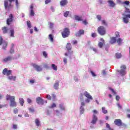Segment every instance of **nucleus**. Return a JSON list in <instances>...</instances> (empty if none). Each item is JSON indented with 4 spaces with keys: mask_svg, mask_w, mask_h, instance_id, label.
Masks as SVG:
<instances>
[{
    "mask_svg": "<svg viewBox=\"0 0 130 130\" xmlns=\"http://www.w3.org/2000/svg\"><path fill=\"white\" fill-rule=\"evenodd\" d=\"M43 55H44V56L45 57H47V53H46V52L44 51V52H43Z\"/></svg>",
    "mask_w": 130,
    "mask_h": 130,
    "instance_id": "45",
    "label": "nucleus"
},
{
    "mask_svg": "<svg viewBox=\"0 0 130 130\" xmlns=\"http://www.w3.org/2000/svg\"><path fill=\"white\" fill-rule=\"evenodd\" d=\"M32 66L36 71H38V72H41V71H42V68L40 66L36 64H32Z\"/></svg>",
    "mask_w": 130,
    "mask_h": 130,
    "instance_id": "9",
    "label": "nucleus"
},
{
    "mask_svg": "<svg viewBox=\"0 0 130 130\" xmlns=\"http://www.w3.org/2000/svg\"><path fill=\"white\" fill-rule=\"evenodd\" d=\"M27 25L28 28H31V22L30 21L27 22Z\"/></svg>",
    "mask_w": 130,
    "mask_h": 130,
    "instance_id": "42",
    "label": "nucleus"
},
{
    "mask_svg": "<svg viewBox=\"0 0 130 130\" xmlns=\"http://www.w3.org/2000/svg\"><path fill=\"white\" fill-rule=\"evenodd\" d=\"M116 37H118L119 36V32L116 31L115 32Z\"/></svg>",
    "mask_w": 130,
    "mask_h": 130,
    "instance_id": "48",
    "label": "nucleus"
},
{
    "mask_svg": "<svg viewBox=\"0 0 130 130\" xmlns=\"http://www.w3.org/2000/svg\"><path fill=\"white\" fill-rule=\"evenodd\" d=\"M59 107L62 110H64V107H63V104H60L59 105Z\"/></svg>",
    "mask_w": 130,
    "mask_h": 130,
    "instance_id": "39",
    "label": "nucleus"
},
{
    "mask_svg": "<svg viewBox=\"0 0 130 130\" xmlns=\"http://www.w3.org/2000/svg\"><path fill=\"white\" fill-rule=\"evenodd\" d=\"M117 43H118V45H121V43H122V40L121 38H119L117 41Z\"/></svg>",
    "mask_w": 130,
    "mask_h": 130,
    "instance_id": "27",
    "label": "nucleus"
},
{
    "mask_svg": "<svg viewBox=\"0 0 130 130\" xmlns=\"http://www.w3.org/2000/svg\"><path fill=\"white\" fill-rule=\"evenodd\" d=\"M70 14V12L67 11L64 13V17H68L69 16V14Z\"/></svg>",
    "mask_w": 130,
    "mask_h": 130,
    "instance_id": "38",
    "label": "nucleus"
},
{
    "mask_svg": "<svg viewBox=\"0 0 130 130\" xmlns=\"http://www.w3.org/2000/svg\"><path fill=\"white\" fill-rule=\"evenodd\" d=\"M120 69H123V70H125L126 69V67L125 65H122L120 67Z\"/></svg>",
    "mask_w": 130,
    "mask_h": 130,
    "instance_id": "44",
    "label": "nucleus"
},
{
    "mask_svg": "<svg viewBox=\"0 0 130 130\" xmlns=\"http://www.w3.org/2000/svg\"><path fill=\"white\" fill-rule=\"evenodd\" d=\"M83 95L86 97L88 99H90V100H93V98H92V96L90 95V93L89 92L85 91Z\"/></svg>",
    "mask_w": 130,
    "mask_h": 130,
    "instance_id": "12",
    "label": "nucleus"
},
{
    "mask_svg": "<svg viewBox=\"0 0 130 130\" xmlns=\"http://www.w3.org/2000/svg\"><path fill=\"white\" fill-rule=\"evenodd\" d=\"M10 32L11 33L10 36L11 37H14V29L12 28L10 29Z\"/></svg>",
    "mask_w": 130,
    "mask_h": 130,
    "instance_id": "28",
    "label": "nucleus"
},
{
    "mask_svg": "<svg viewBox=\"0 0 130 130\" xmlns=\"http://www.w3.org/2000/svg\"><path fill=\"white\" fill-rule=\"evenodd\" d=\"M36 124L37 126H39V125H40V121H39V120H38V119H36Z\"/></svg>",
    "mask_w": 130,
    "mask_h": 130,
    "instance_id": "30",
    "label": "nucleus"
},
{
    "mask_svg": "<svg viewBox=\"0 0 130 130\" xmlns=\"http://www.w3.org/2000/svg\"><path fill=\"white\" fill-rule=\"evenodd\" d=\"M116 58H120L121 57V54L120 53H116Z\"/></svg>",
    "mask_w": 130,
    "mask_h": 130,
    "instance_id": "31",
    "label": "nucleus"
},
{
    "mask_svg": "<svg viewBox=\"0 0 130 130\" xmlns=\"http://www.w3.org/2000/svg\"><path fill=\"white\" fill-rule=\"evenodd\" d=\"M29 15L31 17H34V16L35 15V13L34 12V6L33 5V4H31L30 5L29 8Z\"/></svg>",
    "mask_w": 130,
    "mask_h": 130,
    "instance_id": "7",
    "label": "nucleus"
},
{
    "mask_svg": "<svg viewBox=\"0 0 130 130\" xmlns=\"http://www.w3.org/2000/svg\"><path fill=\"white\" fill-rule=\"evenodd\" d=\"M58 86H59L58 82H56L54 85V89H55L56 90H57V89H58Z\"/></svg>",
    "mask_w": 130,
    "mask_h": 130,
    "instance_id": "26",
    "label": "nucleus"
},
{
    "mask_svg": "<svg viewBox=\"0 0 130 130\" xmlns=\"http://www.w3.org/2000/svg\"><path fill=\"white\" fill-rule=\"evenodd\" d=\"M12 59H13V57H12L11 56H8V57L4 58V60L6 62H7V61H10L12 60Z\"/></svg>",
    "mask_w": 130,
    "mask_h": 130,
    "instance_id": "18",
    "label": "nucleus"
},
{
    "mask_svg": "<svg viewBox=\"0 0 130 130\" xmlns=\"http://www.w3.org/2000/svg\"><path fill=\"white\" fill-rule=\"evenodd\" d=\"M102 74L104 75V76H105V75H106V72L105 71V70H103L102 71Z\"/></svg>",
    "mask_w": 130,
    "mask_h": 130,
    "instance_id": "60",
    "label": "nucleus"
},
{
    "mask_svg": "<svg viewBox=\"0 0 130 130\" xmlns=\"http://www.w3.org/2000/svg\"><path fill=\"white\" fill-rule=\"evenodd\" d=\"M9 80H10V81H16V76H8Z\"/></svg>",
    "mask_w": 130,
    "mask_h": 130,
    "instance_id": "21",
    "label": "nucleus"
},
{
    "mask_svg": "<svg viewBox=\"0 0 130 130\" xmlns=\"http://www.w3.org/2000/svg\"><path fill=\"white\" fill-rule=\"evenodd\" d=\"M116 100H117V101H118V100H119V99H120V98L119 97V96L117 95V96H116Z\"/></svg>",
    "mask_w": 130,
    "mask_h": 130,
    "instance_id": "62",
    "label": "nucleus"
},
{
    "mask_svg": "<svg viewBox=\"0 0 130 130\" xmlns=\"http://www.w3.org/2000/svg\"><path fill=\"white\" fill-rule=\"evenodd\" d=\"M110 90L113 93L114 95L116 94V92L113 90V89L110 88Z\"/></svg>",
    "mask_w": 130,
    "mask_h": 130,
    "instance_id": "43",
    "label": "nucleus"
},
{
    "mask_svg": "<svg viewBox=\"0 0 130 130\" xmlns=\"http://www.w3.org/2000/svg\"><path fill=\"white\" fill-rule=\"evenodd\" d=\"M52 68L54 71H57V66H56V65L52 64Z\"/></svg>",
    "mask_w": 130,
    "mask_h": 130,
    "instance_id": "29",
    "label": "nucleus"
},
{
    "mask_svg": "<svg viewBox=\"0 0 130 130\" xmlns=\"http://www.w3.org/2000/svg\"><path fill=\"white\" fill-rule=\"evenodd\" d=\"M46 98L48 99V100H50L51 99V96L50 95H47Z\"/></svg>",
    "mask_w": 130,
    "mask_h": 130,
    "instance_id": "49",
    "label": "nucleus"
},
{
    "mask_svg": "<svg viewBox=\"0 0 130 130\" xmlns=\"http://www.w3.org/2000/svg\"><path fill=\"white\" fill-rule=\"evenodd\" d=\"M84 110L85 109H84V108L81 106L80 107V114H83V113H84Z\"/></svg>",
    "mask_w": 130,
    "mask_h": 130,
    "instance_id": "34",
    "label": "nucleus"
},
{
    "mask_svg": "<svg viewBox=\"0 0 130 130\" xmlns=\"http://www.w3.org/2000/svg\"><path fill=\"white\" fill-rule=\"evenodd\" d=\"M15 96H11L9 94L6 95V100H9L10 102V106L11 107H16L17 106V103L15 101Z\"/></svg>",
    "mask_w": 130,
    "mask_h": 130,
    "instance_id": "1",
    "label": "nucleus"
},
{
    "mask_svg": "<svg viewBox=\"0 0 130 130\" xmlns=\"http://www.w3.org/2000/svg\"><path fill=\"white\" fill-rule=\"evenodd\" d=\"M108 3L110 7H112V8H113V7L115 6V3H114V2H113V1H108Z\"/></svg>",
    "mask_w": 130,
    "mask_h": 130,
    "instance_id": "17",
    "label": "nucleus"
},
{
    "mask_svg": "<svg viewBox=\"0 0 130 130\" xmlns=\"http://www.w3.org/2000/svg\"><path fill=\"white\" fill-rule=\"evenodd\" d=\"M125 13H126V14H130L129 9H128L125 7Z\"/></svg>",
    "mask_w": 130,
    "mask_h": 130,
    "instance_id": "33",
    "label": "nucleus"
},
{
    "mask_svg": "<svg viewBox=\"0 0 130 130\" xmlns=\"http://www.w3.org/2000/svg\"><path fill=\"white\" fill-rule=\"evenodd\" d=\"M114 122L115 125H117V126H120L123 124L121 120H120V119H116Z\"/></svg>",
    "mask_w": 130,
    "mask_h": 130,
    "instance_id": "8",
    "label": "nucleus"
},
{
    "mask_svg": "<svg viewBox=\"0 0 130 130\" xmlns=\"http://www.w3.org/2000/svg\"><path fill=\"white\" fill-rule=\"evenodd\" d=\"M3 44V49H6L7 48V46H8V42L5 41H3V38L0 37V45Z\"/></svg>",
    "mask_w": 130,
    "mask_h": 130,
    "instance_id": "5",
    "label": "nucleus"
},
{
    "mask_svg": "<svg viewBox=\"0 0 130 130\" xmlns=\"http://www.w3.org/2000/svg\"><path fill=\"white\" fill-rule=\"evenodd\" d=\"M98 31L100 35H105L106 34V30L105 29V28L103 27V26H100L98 28Z\"/></svg>",
    "mask_w": 130,
    "mask_h": 130,
    "instance_id": "2",
    "label": "nucleus"
},
{
    "mask_svg": "<svg viewBox=\"0 0 130 130\" xmlns=\"http://www.w3.org/2000/svg\"><path fill=\"white\" fill-rule=\"evenodd\" d=\"M104 44V43H102L101 42H100V43H99V47H100V48H102V47H103V45Z\"/></svg>",
    "mask_w": 130,
    "mask_h": 130,
    "instance_id": "35",
    "label": "nucleus"
},
{
    "mask_svg": "<svg viewBox=\"0 0 130 130\" xmlns=\"http://www.w3.org/2000/svg\"><path fill=\"white\" fill-rule=\"evenodd\" d=\"M49 25H50V28L51 29H52V28H53V25H54L53 23H52V22H50V23H49Z\"/></svg>",
    "mask_w": 130,
    "mask_h": 130,
    "instance_id": "41",
    "label": "nucleus"
},
{
    "mask_svg": "<svg viewBox=\"0 0 130 130\" xmlns=\"http://www.w3.org/2000/svg\"><path fill=\"white\" fill-rule=\"evenodd\" d=\"M19 103H20V105H21V106H23L24 103V99H23L22 98L19 99Z\"/></svg>",
    "mask_w": 130,
    "mask_h": 130,
    "instance_id": "25",
    "label": "nucleus"
},
{
    "mask_svg": "<svg viewBox=\"0 0 130 130\" xmlns=\"http://www.w3.org/2000/svg\"><path fill=\"white\" fill-rule=\"evenodd\" d=\"M2 30L3 31L4 34H6V33H8V31L9 29H8L7 27H4L2 28Z\"/></svg>",
    "mask_w": 130,
    "mask_h": 130,
    "instance_id": "20",
    "label": "nucleus"
},
{
    "mask_svg": "<svg viewBox=\"0 0 130 130\" xmlns=\"http://www.w3.org/2000/svg\"><path fill=\"white\" fill-rule=\"evenodd\" d=\"M68 4V0H61L60 2V6H63Z\"/></svg>",
    "mask_w": 130,
    "mask_h": 130,
    "instance_id": "16",
    "label": "nucleus"
},
{
    "mask_svg": "<svg viewBox=\"0 0 130 130\" xmlns=\"http://www.w3.org/2000/svg\"><path fill=\"white\" fill-rule=\"evenodd\" d=\"M120 74L121 75V76H124L125 74H126V72H125V70L121 69L120 71Z\"/></svg>",
    "mask_w": 130,
    "mask_h": 130,
    "instance_id": "23",
    "label": "nucleus"
},
{
    "mask_svg": "<svg viewBox=\"0 0 130 130\" xmlns=\"http://www.w3.org/2000/svg\"><path fill=\"white\" fill-rule=\"evenodd\" d=\"M122 4L123 5L125 4V5H126V6H128V5H129V2L127 1H126L124 2H122Z\"/></svg>",
    "mask_w": 130,
    "mask_h": 130,
    "instance_id": "37",
    "label": "nucleus"
},
{
    "mask_svg": "<svg viewBox=\"0 0 130 130\" xmlns=\"http://www.w3.org/2000/svg\"><path fill=\"white\" fill-rule=\"evenodd\" d=\"M7 24L10 25L11 22H13V14H10L9 16V18L7 19Z\"/></svg>",
    "mask_w": 130,
    "mask_h": 130,
    "instance_id": "15",
    "label": "nucleus"
},
{
    "mask_svg": "<svg viewBox=\"0 0 130 130\" xmlns=\"http://www.w3.org/2000/svg\"><path fill=\"white\" fill-rule=\"evenodd\" d=\"M91 36H92V37L95 38V37H96V36H97V35H96L95 33H93L92 34Z\"/></svg>",
    "mask_w": 130,
    "mask_h": 130,
    "instance_id": "56",
    "label": "nucleus"
},
{
    "mask_svg": "<svg viewBox=\"0 0 130 130\" xmlns=\"http://www.w3.org/2000/svg\"><path fill=\"white\" fill-rule=\"evenodd\" d=\"M110 42L112 44L115 43V42H116V39L115 37L111 38Z\"/></svg>",
    "mask_w": 130,
    "mask_h": 130,
    "instance_id": "24",
    "label": "nucleus"
},
{
    "mask_svg": "<svg viewBox=\"0 0 130 130\" xmlns=\"http://www.w3.org/2000/svg\"><path fill=\"white\" fill-rule=\"evenodd\" d=\"M75 20H77V21H82V17H80L78 15H75Z\"/></svg>",
    "mask_w": 130,
    "mask_h": 130,
    "instance_id": "22",
    "label": "nucleus"
},
{
    "mask_svg": "<svg viewBox=\"0 0 130 130\" xmlns=\"http://www.w3.org/2000/svg\"><path fill=\"white\" fill-rule=\"evenodd\" d=\"M122 16H123V23H124L125 24H127V23H128L129 22L128 18H129L130 19V14L125 15V14L123 13Z\"/></svg>",
    "mask_w": 130,
    "mask_h": 130,
    "instance_id": "4",
    "label": "nucleus"
},
{
    "mask_svg": "<svg viewBox=\"0 0 130 130\" xmlns=\"http://www.w3.org/2000/svg\"><path fill=\"white\" fill-rule=\"evenodd\" d=\"M4 6L5 7V9H10L11 8H12V7H13V6H12V4H8V0H5L4 1Z\"/></svg>",
    "mask_w": 130,
    "mask_h": 130,
    "instance_id": "10",
    "label": "nucleus"
},
{
    "mask_svg": "<svg viewBox=\"0 0 130 130\" xmlns=\"http://www.w3.org/2000/svg\"><path fill=\"white\" fill-rule=\"evenodd\" d=\"M84 33H85V30H84L83 29H80L79 31H78V32L77 33H76V35L78 37H80V36H81V35H84Z\"/></svg>",
    "mask_w": 130,
    "mask_h": 130,
    "instance_id": "14",
    "label": "nucleus"
},
{
    "mask_svg": "<svg viewBox=\"0 0 130 130\" xmlns=\"http://www.w3.org/2000/svg\"><path fill=\"white\" fill-rule=\"evenodd\" d=\"M16 7L18 8V7H19V2H18V0H16Z\"/></svg>",
    "mask_w": 130,
    "mask_h": 130,
    "instance_id": "59",
    "label": "nucleus"
},
{
    "mask_svg": "<svg viewBox=\"0 0 130 130\" xmlns=\"http://www.w3.org/2000/svg\"><path fill=\"white\" fill-rule=\"evenodd\" d=\"M29 110L30 112H34V109L33 108H29Z\"/></svg>",
    "mask_w": 130,
    "mask_h": 130,
    "instance_id": "53",
    "label": "nucleus"
},
{
    "mask_svg": "<svg viewBox=\"0 0 130 130\" xmlns=\"http://www.w3.org/2000/svg\"><path fill=\"white\" fill-rule=\"evenodd\" d=\"M17 125L16 124H13V128L14 129H17Z\"/></svg>",
    "mask_w": 130,
    "mask_h": 130,
    "instance_id": "55",
    "label": "nucleus"
},
{
    "mask_svg": "<svg viewBox=\"0 0 130 130\" xmlns=\"http://www.w3.org/2000/svg\"><path fill=\"white\" fill-rule=\"evenodd\" d=\"M36 101H37V103H38V104H40L41 105H43V104H44V102H43V100H42V99H41L40 97L36 99Z\"/></svg>",
    "mask_w": 130,
    "mask_h": 130,
    "instance_id": "13",
    "label": "nucleus"
},
{
    "mask_svg": "<svg viewBox=\"0 0 130 130\" xmlns=\"http://www.w3.org/2000/svg\"><path fill=\"white\" fill-rule=\"evenodd\" d=\"M97 19L99 20V21H101V15H97L96 16Z\"/></svg>",
    "mask_w": 130,
    "mask_h": 130,
    "instance_id": "46",
    "label": "nucleus"
},
{
    "mask_svg": "<svg viewBox=\"0 0 130 130\" xmlns=\"http://www.w3.org/2000/svg\"><path fill=\"white\" fill-rule=\"evenodd\" d=\"M27 102L29 104L32 103V100H31V99H27Z\"/></svg>",
    "mask_w": 130,
    "mask_h": 130,
    "instance_id": "52",
    "label": "nucleus"
},
{
    "mask_svg": "<svg viewBox=\"0 0 130 130\" xmlns=\"http://www.w3.org/2000/svg\"><path fill=\"white\" fill-rule=\"evenodd\" d=\"M45 4H49V3H50V0H46L45 1Z\"/></svg>",
    "mask_w": 130,
    "mask_h": 130,
    "instance_id": "57",
    "label": "nucleus"
},
{
    "mask_svg": "<svg viewBox=\"0 0 130 130\" xmlns=\"http://www.w3.org/2000/svg\"><path fill=\"white\" fill-rule=\"evenodd\" d=\"M54 107H56V105L55 104H53L50 108H54Z\"/></svg>",
    "mask_w": 130,
    "mask_h": 130,
    "instance_id": "50",
    "label": "nucleus"
},
{
    "mask_svg": "<svg viewBox=\"0 0 130 130\" xmlns=\"http://www.w3.org/2000/svg\"><path fill=\"white\" fill-rule=\"evenodd\" d=\"M66 48L68 50H71V49H72V44H71L70 43H68L66 45Z\"/></svg>",
    "mask_w": 130,
    "mask_h": 130,
    "instance_id": "19",
    "label": "nucleus"
},
{
    "mask_svg": "<svg viewBox=\"0 0 130 130\" xmlns=\"http://www.w3.org/2000/svg\"><path fill=\"white\" fill-rule=\"evenodd\" d=\"M106 127H107V128H109V129H111V128H110V126L109 125L108 123H106Z\"/></svg>",
    "mask_w": 130,
    "mask_h": 130,
    "instance_id": "54",
    "label": "nucleus"
},
{
    "mask_svg": "<svg viewBox=\"0 0 130 130\" xmlns=\"http://www.w3.org/2000/svg\"><path fill=\"white\" fill-rule=\"evenodd\" d=\"M102 24H103V25H105V26H107V23L105 20H102Z\"/></svg>",
    "mask_w": 130,
    "mask_h": 130,
    "instance_id": "40",
    "label": "nucleus"
},
{
    "mask_svg": "<svg viewBox=\"0 0 130 130\" xmlns=\"http://www.w3.org/2000/svg\"><path fill=\"white\" fill-rule=\"evenodd\" d=\"M102 110L103 112L104 113V114H106V113H107V112H108L106 109H105V107H103L102 108Z\"/></svg>",
    "mask_w": 130,
    "mask_h": 130,
    "instance_id": "32",
    "label": "nucleus"
},
{
    "mask_svg": "<svg viewBox=\"0 0 130 130\" xmlns=\"http://www.w3.org/2000/svg\"><path fill=\"white\" fill-rule=\"evenodd\" d=\"M49 39L51 40L52 42H53V36L52 35L50 34L49 35Z\"/></svg>",
    "mask_w": 130,
    "mask_h": 130,
    "instance_id": "36",
    "label": "nucleus"
},
{
    "mask_svg": "<svg viewBox=\"0 0 130 130\" xmlns=\"http://www.w3.org/2000/svg\"><path fill=\"white\" fill-rule=\"evenodd\" d=\"M93 114H94V115H96V114H98V111H97V110H94L93 111Z\"/></svg>",
    "mask_w": 130,
    "mask_h": 130,
    "instance_id": "47",
    "label": "nucleus"
},
{
    "mask_svg": "<svg viewBox=\"0 0 130 130\" xmlns=\"http://www.w3.org/2000/svg\"><path fill=\"white\" fill-rule=\"evenodd\" d=\"M91 74L93 77H96V74L93 71H91Z\"/></svg>",
    "mask_w": 130,
    "mask_h": 130,
    "instance_id": "51",
    "label": "nucleus"
},
{
    "mask_svg": "<svg viewBox=\"0 0 130 130\" xmlns=\"http://www.w3.org/2000/svg\"><path fill=\"white\" fill-rule=\"evenodd\" d=\"M67 61H68V60L66 58H63V61H64V63H67Z\"/></svg>",
    "mask_w": 130,
    "mask_h": 130,
    "instance_id": "63",
    "label": "nucleus"
},
{
    "mask_svg": "<svg viewBox=\"0 0 130 130\" xmlns=\"http://www.w3.org/2000/svg\"><path fill=\"white\" fill-rule=\"evenodd\" d=\"M97 120H98V118L97 117V116H96V115L95 114H93L92 116L91 123H92V124H95L97 122Z\"/></svg>",
    "mask_w": 130,
    "mask_h": 130,
    "instance_id": "11",
    "label": "nucleus"
},
{
    "mask_svg": "<svg viewBox=\"0 0 130 130\" xmlns=\"http://www.w3.org/2000/svg\"><path fill=\"white\" fill-rule=\"evenodd\" d=\"M62 36L63 38L68 37L70 35V29L68 28H65L63 30V31L61 32Z\"/></svg>",
    "mask_w": 130,
    "mask_h": 130,
    "instance_id": "3",
    "label": "nucleus"
},
{
    "mask_svg": "<svg viewBox=\"0 0 130 130\" xmlns=\"http://www.w3.org/2000/svg\"><path fill=\"white\" fill-rule=\"evenodd\" d=\"M74 80L75 81V82H79V79H78V78L75 77H74Z\"/></svg>",
    "mask_w": 130,
    "mask_h": 130,
    "instance_id": "61",
    "label": "nucleus"
},
{
    "mask_svg": "<svg viewBox=\"0 0 130 130\" xmlns=\"http://www.w3.org/2000/svg\"><path fill=\"white\" fill-rule=\"evenodd\" d=\"M14 113L16 114L18 113V109H15L14 111Z\"/></svg>",
    "mask_w": 130,
    "mask_h": 130,
    "instance_id": "64",
    "label": "nucleus"
},
{
    "mask_svg": "<svg viewBox=\"0 0 130 130\" xmlns=\"http://www.w3.org/2000/svg\"><path fill=\"white\" fill-rule=\"evenodd\" d=\"M90 100H91L90 99H87L85 100V102H86L87 103H89V102H90Z\"/></svg>",
    "mask_w": 130,
    "mask_h": 130,
    "instance_id": "58",
    "label": "nucleus"
},
{
    "mask_svg": "<svg viewBox=\"0 0 130 130\" xmlns=\"http://www.w3.org/2000/svg\"><path fill=\"white\" fill-rule=\"evenodd\" d=\"M13 71L12 70H8L7 68L4 69L3 74V75H6L7 77H9L10 75H12Z\"/></svg>",
    "mask_w": 130,
    "mask_h": 130,
    "instance_id": "6",
    "label": "nucleus"
}]
</instances>
